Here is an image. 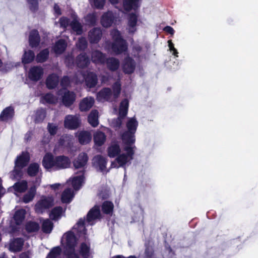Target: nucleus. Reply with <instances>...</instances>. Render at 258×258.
I'll return each mask as SVG.
<instances>
[{"label":"nucleus","mask_w":258,"mask_h":258,"mask_svg":"<svg viewBox=\"0 0 258 258\" xmlns=\"http://www.w3.org/2000/svg\"><path fill=\"white\" fill-rule=\"evenodd\" d=\"M15 115L14 109L12 106L5 108L0 114V120L4 122H7L12 120Z\"/></svg>","instance_id":"aec40b11"},{"label":"nucleus","mask_w":258,"mask_h":258,"mask_svg":"<svg viewBox=\"0 0 258 258\" xmlns=\"http://www.w3.org/2000/svg\"><path fill=\"white\" fill-rule=\"evenodd\" d=\"M43 73V69L41 67L33 66L29 70L28 78L31 81L37 82L41 79Z\"/></svg>","instance_id":"0eeeda50"},{"label":"nucleus","mask_w":258,"mask_h":258,"mask_svg":"<svg viewBox=\"0 0 258 258\" xmlns=\"http://www.w3.org/2000/svg\"><path fill=\"white\" fill-rule=\"evenodd\" d=\"M40 36L36 29H33L29 35V43L31 48L37 47L40 44Z\"/></svg>","instance_id":"f3484780"},{"label":"nucleus","mask_w":258,"mask_h":258,"mask_svg":"<svg viewBox=\"0 0 258 258\" xmlns=\"http://www.w3.org/2000/svg\"><path fill=\"white\" fill-rule=\"evenodd\" d=\"M13 187L14 190L18 192H24L28 188L27 182L24 180L20 182H17L13 185Z\"/></svg>","instance_id":"3c124183"},{"label":"nucleus","mask_w":258,"mask_h":258,"mask_svg":"<svg viewBox=\"0 0 258 258\" xmlns=\"http://www.w3.org/2000/svg\"><path fill=\"white\" fill-rule=\"evenodd\" d=\"M88 160L87 154L86 153H80L77 159L73 162L74 166L76 169L84 167Z\"/></svg>","instance_id":"b1692460"},{"label":"nucleus","mask_w":258,"mask_h":258,"mask_svg":"<svg viewBox=\"0 0 258 258\" xmlns=\"http://www.w3.org/2000/svg\"><path fill=\"white\" fill-rule=\"evenodd\" d=\"M47 128L48 132L52 136L55 135L56 134L58 130L57 126L53 125L50 123H49L48 124Z\"/></svg>","instance_id":"69168bd1"},{"label":"nucleus","mask_w":258,"mask_h":258,"mask_svg":"<svg viewBox=\"0 0 258 258\" xmlns=\"http://www.w3.org/2000/svg\"><path fill=\"white\" fill-rule=\"evenodd\" d=\"M54 200L51 197L42 198L35 205V211L42 213L44 210L49 209L53 206Z\"/></svg>","instance_id":"7ed1b4c3"},{"label":"nucleus","mask_w":258,"mask_h":258,"mask_svg":"<svg viewBox=\"0 0 258 258\" xmlns=\"http://www.w3.org/2000/svg\"><path fill=\"white\" fill-rule=\"evenodd\" d=\"M105 3V0H93L94 7L98 9H102Z\"/></svg>","instance_id":"0e129e2a"},{"label":"nucleus","mask_w":258,"mask_h":258,"mask_svg":"<svg viewBox=\"0 0 258 258\" xmlns=\"http://www.w3.org/2000/svg\"><path fill=\"white\" fill-rule=\"evenodd\" d=\"M107 154L110 158H114L118 155L121 152V149L117 143L111 144L107 148Z\"/></svg>","instance_id":"c85d7f7f"},{"label":"nucleus","mask_w":258,"mask_h":258,"mask_svg":"<svg viewBox=\"0 0 258 258\" xmlns=\"http://www.w3.org/2000/svg\"><path fill=\"white\" fill-rule=\"evenodd\" d=\"M101 213L99 206L95 205L88 212L86 216V221L90 223L93 220L100 218Z\"/></svg>","instance_id":"6ab92c4d"},{"label":"nucleus","mask_w":258,"mask_h":258,"mask_svg":"<svg viewBox=\"0 0 258 258\" xmlns=\"http://www.w3.org/2000/svg\"><path fill=\"white\" fill-rule=\"evenodd\" d=\"M121 138L125 147H134V149L136 148L135 146H133L136 142L135 133L126 131L122 134Z\"/></svg>","instance_id":"9b49d317"},{"label":"nucleus","mask_w":258,"mask_h":258,"mask_svg":"<svg viewBox=\"0 0 258 258\" xmlns=\"http://www.w3.org/2000/svg\"><path fill=\"white\" fill-rule=\"evenodd\" d=\"M135 68V60L128 56L125 57L122 64L123 72L126 74H131L134 72Z\"/></svg>","instance_id":"ddd939ff"},{"label":"nucleus","mask_w":258,"mask_h":258,"mask_svg":"<svg viewBox=\"0 0 258 258\" xmlns=\"http://www.w3.org/2000/svg\"><path fill=\"white\" fill-rule=\"evenodd\" d=\"M36 192V187L35 185H33L30 187L28 192L23 197V202L24 203H28L32 201Z\"/></svg>","instance_id":"e433bc0d"},{"label":"nucleus","mask_w":258,"mask_h":258,"mask_svg":"<svg viewBox=\"0 0 258 258\" xmlns=\"http://www.w3.org/2000/svg\"><path fill=\"white\" fill-rule=\"evenodd\" d=\"M144 254V258H157L153 248L151 246H148L146 247Z\"/></svg>","instance_id":"13d9d810"},{"label":"nucleus","mask_w":258,"mask_h":258,"mask_svg":"<svg viewBox=\"0 0 258 258\" xmlns=\"http://www.w3.org/2000/svg\"><path fill=\"white\" fill-rule=\"evenodd\" d=\"M81 121L79 117L67 115L64 120V126L69 130H76L81 125Z\"/></svg>","instance_id":"20e7f679"},{"label":"nucleus","mask_w":258,"mask_h":258,"mask_svg":"<svg viewBox=\"0 0 258 258\" xmlns=\"http://www.w3.org/2000/svg\"><path fill=\"white\" fill-rule=\"evenodd\" d=\"M55 170L68 168L70 166V158L64 155L55 156Z\"/></svg>","instance_id":"1a4fd4ad"},{"label":"nucleus","mask_w":258,"mask_h":258,"mask_svg":"<svg viewBox=\"0 0 258 258\" xmlns=\"http://www.w3.org/2000/svg\"><path fill=\"white\" fill-rule=\"evenodd\" d=\"M55 156L54 157L51 153H46L43 158L42 164L43 167L46 170H49L52 168L55 169Z\"/></svg>","instance_id":"4468645a"},{"label":"nucleus","mask_w":258,"mask_h":258,"mask_svg":"<svg viewBox=\"0 0 258 258\" xmlns=\"http://www.w3.org/2000/svg\"><path fill=\"white\" fill-rule=\"evenodd\" d=\"M93 139L95 144L99 147L104 144L106 136L103 132L98 131L94 135Z\"/></svg>","instance_id":"f704fd0d"},{"label":"nucleus","mask_w":258,"mask_h":258,"mask_svg":"<svg viewBox=\"0 0 258 258\" xmlns=\"http://www.w3.org/2000/svg\"><path fill=\"white\" fill-rule=\"evenodd\" d=\"M66 239V249H74L77 244V238L73 232L69 231L64 234Z\"/></svg>","instance_id":"412c9836"},{"label":"nucleus","mask_w":258,"mask_h":258,"mask_svg":"<svg viewBox=\"0 0 258 258\" xmlns=\"http://www.w3.org/2000/svg\"><path fill=\"white\" fill-rule=\"evenodd\" d=\"M128 106L129 102L127 99H124L121 101L119 108V115L120 116L125 117L126 116Z\"/></svg>","instance_id":"79ce46f5"},{"label":"nucleus","mask_w":258,"mask_h":258,"mask_svg":"<svg viewBox=\"0 0 258 258\" xmlns=\"http://www.w3.org/2000/svg\"><path fill=\"white\" fill-rule=\"evenodd\" d=\"M140 0H123L122 5L124 10L130 12L132 10H136L140 6Z\"/></svg>","instance_id":"5701e85b"},{"label":"nucleus","mask_w":258,"mask_h":258,"mask_svg":"<svg viewBox=\"0 0 258 258\" xmlns=\"http://www.w3.org/2000/svg\"><path fill=\"white\" fill-rule=\"evenodd\" d=\"M53 228V223L49 219H47L42 224V231L46 234L50 233Z\"/></svg>","instance_id":"864d4df0"},{"label":"nucleus","mask_w":258,"mask_h":258,"mask_svg":"<svg viewBox=\"0 0 258 258\" xmlns=\"http://www.w3.org/2000/svg\"><path fill=\"white\" fill-rule=\"evenodd\" d=\"M86 21L89 24L94 26L96 25L97 18L95 14H89L87 15Z\"/></svg>","instance_id":"bf43d9fd"},{"label":"nucleus","mask_w":258,"mask_h":258,"mask_svg":"<svg viewBox=\"0 0 258 258\" xmlns=\"http://www.w3.org/2000/svg\"><path fill=\"white\" fill-rule=\"evenodd\" d=\"M107 68L112 72L117 70L119 67V61L115 57L106 58V62Z\"/></svg>","instance_id":"72a5a7b5"},{"label":"nucleus","mask_w":258,"mask_h":258,"mask_svg":"<svg viewBox=\"0 0 258 258\" xmlns=\"http://www.w3.org/2000/svg\"><path fill=\"white\" fill-rule=\"evenodd\" d=\"M124 118V117H121L120 115H119L117 118L114 119L113 120V124L114 126L117 128H120L122 123V119Z\"/></svg>","instance_id":"774afa93"},{"label":"nucleus","mask_w":258,"mask_h":258,"mask_svg":"<svg viewBox=\"0 0 258 258\" xmlns=\"http://www.w3.org/2000/svg\"><path fill=\"white\" fill-rule=\"evenodd\" d=\"M112 35V39L113 41H115L116 40H119L120 39H124L120 33V32L118 30H114L112 31L111 33Z\"/></svg>","instance_id":"e2e57ef3"},{"label":"nucleus","mask_w":258,"mask_h":258,"mask_svg":"<svg viewBox=\"0 0 258 258\" xmlns=\"http://www.w3.org/2000/svg\"><path fill=\"white\" fill-rule=\"evenodd\" d=\"M114 16L111 11H107L104 13L101 18V24L105 28L110 27L114 20Z\"/></svg>","instance_id":"a211bd4d"},{"label":"nucleus","mask_w":258,"mask_h":258,"mask_svg":"<svg viewBox=\"0 0 258 258\" xmlns=\"http://www.w3.org/2000/svg\"><path fill=\"white\" fill-rule=\"evenodd\" d=\"M58 95H61V100L62 104L67 107L71 106L75 102L76 95L73 91L64 89L63 91L61 89L59 91Z\"/></svg>","instance_id":"f03ea898"},{"label":"nucleus","mask_w":258,"mask_h":258,"mask_svg":"<svg viewBox=\"0 0 258 258\" xmlns=\"http://www.w3.org/2000/svg\"><path fill=\"white\" fill-rule=\"evenodd\" d=\"M26 215V211L24 209H21L16 211L14 215V219L17 225H21L24 221Z\"/></svg>","instance_id":"a19ab883"},{"label":"nucleus","mask_w":258,"mask_h":258,"mask_svg":"<svg viewBox=\"0 0 258 258\" xmlns=\"http://www.w3.org/2000/svg\"><path fill=\"white\" fill-rule=\"evenodd\" d=\"M59 82L58 76L55 74L49 75L46 80V85L48 89H53L57 87Z\"/></svg>","instance_id":"bb28decb"},{"label":"nucleus","mask_w":258,"mask_h":258,"mask_svg":"<svg viewBox=\"0 0 258 258\" xmlns=\"http://www.w3.org/2000/svg\"><path fill=\"white\" fill-rule=\"evenodd\" d=\"M66 255L67 258H79L78 254L75 252V248L67 249Z\"/></svg>","instance_id":"680f3d73"},{"label":"nucleus","mask_w":258,"mask_h":258,"mask_svg":"<svg viewBox=\"0 0 258 258\" xmlns=\"http://www.w3.org/2000/svg\"><path fill=\"white\" fill-rule=\"evenodd\" d=\"M61 249L59 246L53 247L47 254V258H57L61 253Z\"/></svg>","instance_id":"6e6d98bb"},{"label":"nucleus","mask_w":258,"mask_h":258,"mask_svg":"<svg viewBox=\"0 0 258 258\" xmlns=\"http://www.w3.org/2000/svg\"><path fill=\"white\" fill-rule=\"evenodd\" d=\"M92 165L100 172L104 171L106 169L107 159L101 155H95L92 159Z\"/></svg>","instance_id":"423d86ee"},{"label":"nucleus","mask_w":258,"mask_h":258,"mask_svg":"<svg viewBox=\"0 0 258 258\" xmlns=\"http://www.w3.org/2000/svg\"><path fill=\"white\" fill-rule=\"evenodd\" d=\"M88 121L92 126L95 127L99 124L98 111L96 109L92 110L88 116Z\"/></svg>","instance_id":"2f4dec72"},{"label":"nucleus","mask_w":258,"mask_h":258,"mask_svg":"<svg viewBox=\"0 0 258 258\" xmlns=\"http://www.w3.org/2000/svg\"><path fill=\"white\" fill-rule=\"evenodd\" d=\"M85 84L89 88H94L98 83V77L93 72H88L84 76Z\"/></svg>","instance_id":"2eb2a0df"},{"label":"nucleus","mask_w":258,"mask_h":258,"mask_svg":"<svg viewBox=\"0 0 258 258\" xmlns=\"http://www.w3.org/2000/svg\"><path fill=\"white\" fill-rule=\"evenodd\" d=\"M127 131L128 132H132L136 133L138 126V122L135 118H130L126 124Z\"/></svg>","instance_id":"603ef678"},{"label":"nucleus","mask_w":258,"mask_h":258,"mask_svg":"<svg viewBox=\"0 0 258 258\" xmlns=\"http://www.w3.org/2000/svg\"><path fill=\"white\" fill-rule=\"evenodd\" d=\"M34 52L32 50L25 51L22 58V62L23 64H29L32 62L35 58Z\"/></svg>","instance_id":"58836bf2"},{"label":"nucleus","mask_w":258,"mask_h":258,"mask_svg":"<svg viewBox=\"0 0 258 258\" xmlns=\"http://www.w3.org/2000/svg\"><path fill=\"white\" fill-rule=\"evenodd\" d=\"M94 99L93 97H86L83 98L79 103V109L81 111H88L93 105Z\"/></svg>","instance_id":"4be33fe9"},{"label":"nucleus","mask_w":258,"mask_h":258,"mask_svg":"<svg viewBox=\"0 0 258 258\" xmlns=\"http://www.w3.org/2000/svg\"><path fill=\"white\" fill-rule=\"evenodd\" d=\"M29 4L30 10L33 13H36L39 9V3L38 0H27Z\"/></svg>","instance_id":"4d7b16f0"},{"label":"nucleus","mask_w":258,"mask_h":258,"mask_svg":"<svg viewBox=\"0 0 258 258\" xmlns=\"http://www.w3.org/2000/svg\"><path fill=\"white\" fill-rule=\"evenodd\" d=\"M92 61L96 64H104L106 62V55L99 50H94L91 53Z\"/></svg>","instance_id":"dca6fc26"},{"label":"nucleus","mask_w":258,"mask_h":258,"mask_svg":"<svg viewBox=\"0 0 258 258\" xmlns=\"http://www.w3.org/2000/svg\"><path fill=\"white\" fill-rule=\"evenodd\" d=\"M41 102L43 104L47 103L50 104H55L57 102V99L52 93H47L41 97Z\"/></svg>","instance_id":"c03bdc74"},{"label":"nucleus","mask_w":258,"mask_h":258,"mask_svg":"<svg viewBox=\"0 0 258 258\" xmlns=\"http://www.w3.org/2000/svg\"><path fill=\"white\" fill-rule=\"evenodd\" d=\"M114 209L113 203L109 201H105L101 206V210L104 214L111 215Z\"/></svg>","instance_id":"4c0bfd02"},{"label":"nucleus","mask_w":258,"mask_h":258,"mask_svg":"<svg viewBox=\"0 0 258 258\" xmlns=\"http://www.w3.org/2000/svg\"><path fill=\"white\" fill-rule=\"evenodd\" d=\"M102 37V30L98 27L93 28L88 33V39L91 44H97Z\"/></svg>","instance_id":"6e6552de"},{"label":"nucleus","mask_w":258,"mask_h":258,"mask_svg":"<svg viewBox=\"0 0 258 258\" xmlns=\"http://www.w3.org/2000/svg\"><path fill=\"white\" fill-rule=\"evenodd\" d=\"M138 22V16L134 13H132L129 15L128 26L130 28L128 32L131 33H134L136 31V25Z\"/></svg>","instance_id":"c756f323"},{"label":"nucleus","mask_w":258,"mask_h":258,"mask_svg":"<svg viewBox=\"0 0 258 258\" xmlns=\"http://www.w3.org/2000/svg\"><path fill=\"white\" fill-rule=\"evenodd\" d=\"M70 25L71 27V28L73 30V31L76 32L77 34L81 35L82 34V26L77 19H74L70 23Z\"/></svg>","instance_id":"09e8293b"},{"label":"nucleus","mask_w":258,"mask_h":258,"mask_svg":"<svg viewBox=\"0 0 258 258\" xmlns=\"http://www.w3.org/2000/svg\"><path fill=\"white\" fill-rule=\"evenodd\" d=\"M49 51L48 48L41 50L36 55V61L38 63H43L49 58Z\"/></svg>","instance_id":"ea45409f"},{"label":"nucleus","mask_w":258,"mask_h":258,"mask_svg":"<svg viewBox=\"0 0 258 258\" xmlns=\"http://www.w3.org/2000/svg\"><path fill=\"white\" fill-rule=\"evenodd\" d=\"M85 176L84 173H82L81 175L74 177L72 180V186L76 190L80 189L82 183L84 182Z\"/></svg>","instance_id":"a18cd8bd"},{"label":"nucleus","mask_w":258,"mask_h":258,"mask_svg":"<svg viewBox=\"0 0 258 258\" xmlns=\"http://www.w3.org/2000/svg\"><path fill=\"white\" fill-rule=\"evenodd\" d=\"M40 166L37 163H31L27 168V174L30 177H34L39 172Z\"/></svg>","instance_id":"49530a36"},{"label":"nucleus","mask_w":258,"mask_h":258,"mask_svg":"<svg viewBox=\"0 0 258 258\" xmlns=\"http://www.w3.org/2000/svg\"><path fill=\"white\" fill-rule=\"evenodd\" d=\"M24 239L22 238H16L10 244L11 251L16 252L22 250L24 245Z\"/></svg>","instance_id":"a878e982"},{"label":"nucleus","mask_w":258,"mask_h":258,"mask_svg":"<svg viewBox=\"0 0 258 258\" xmlns=\"http://www.w3.org/2000/svg\"><path fill=\"white\" fill-rule=\"evenodd\" d=\"M87 47V42L86 39L82 38L79 39L78 48L81 50H84Z\"/></svg>","instance_id":"338daca9"},{"label":"nucleus","mask_w":258,"mask_h":258,"mask_svg":"<svg viewBox=\"0 0 258 258\" xmlns=\"http://www.w3.org/2000/svg\"><path fill=\"white\" fill-rule=\"evenodd\" d=\"M39 229V225L36 222L29 221L25 225V230L28 233L36 232Z\"/></svg>","instance_id":"de8ad7c7"},{"label":"nucleus","mask_w":258,"mask_h":258,"mask_svg":"<svg viewBox=\"0 0 258 258\" xmlns=\"http://www.w3.org/2000/svg\"><path fill=\"white\" fill-rule=\"evenodd\" d=\"M112 89L113 90L112 94L113 101H115L119 97L121 92V88L120 83L118 81L115 82L112 85Z\"/></svg>","instance_id":"5fc2aeb1"},{"label":"nucleus","mask_w":258,"mask_h":258,"mask_svg":"<svg viewBox=\"0 0 258 258\" xmlns=\"http://www.w3.org/2000/svg\"><path fill=\"white\" fill-rule=\"evenodd\" d=\"M113 96L111 89L108 87L102 88L97 93V97L103 99L108 102L114 101L113 98L111 99V96Z\"/></svg>","instance_id":"393cba45"},{"label":"nucleus","mask_w":258,"mask_h":258,"mask_svg":"<svg viewBox=\"0 0 258 258\" xmlns=\"http://www.w3.org/2000/svg\"><path fill=\"white\" fill-rule=\"evenodd\" d=\"M74 197V194L70 188L65 189L61 194V201L62 203L69 204L71 202Z\"/></svg>","instance_id":"473e14b6"},{"label":"nucleus","mask_w":258,"mask_h":258,"mask_svg":"<svg viewBox=\"0 0 258 258\" xmlns=\"http://www.w3.org/2000/svg\"><path fill=\"white\" fill-rule=\"evenodd\" d=\"M127 43L124 39L113 41L111 44V49L116 55L121 54L127 50Z\"/></svg>","instance_id":"39448f33"},{"label":"nucleus","mask_w":258,"mask_h":258,"mask_svg":"<svg viewBox=\"0 0 258 258\" xmlns=\"http://www.w3.org/2000/svg\"><path fill=\"white\" fill-rule=\"evenodd\" d=\"M46 115L45 109L39 108L36 110L34 115V121L35 123H40L43 121Z\"/></svg>","instance_id":"c9c22d12"},{"label":"nucleus","mask_w":258,"mask_h":258,"mask_svg":"<svg viewBox=\"0 0 258 258\" xmlns=\"http://www.w3.org/2000/svg\"><path fill=\"white\" fill-rule=\"evenodd\" d=\"M67 44L64 40L60 39L57 40L53 46V50L56 54H62L66 49Z\"/></svg>","instance_id":"7c9ffc66"},{"label":"nucleus","mask_w":258,"mask_h":258,"mask_svg":"<svg viewBox=\"0 0 258 258\" xmlns=\"http://www.w3.org/2000/svg\"><path fill=\"white\" fill-rule=\"evenodd\" d=\"M70 19L66 17H62L59 20L60 26L63 29H66L70 25Z\"/></svg>","instance_id":"052dcab7"},{"label":"nucleus","mask_w":258,"mask_h":258,"mask_svg":"<svg viewBox=\"0 0 258 258\" xmlns=\"http://www.w3.org/2000/svg\"><path fill=\"white\" fill-rule=\"evenodd\" d=\"M126 153L119 154L116 156L115 161L119 165V166L125 168V165L130 161L133 159L135 154L134 147H124L123 148Z\"/></svg>","instance_id":"f257e3e1"},{"label":"nucleus","mask_w":258,"mask_h":258,"mask_svg":"<svg viewBox=\"0 0 258 258\" xmlns=\"http://www.w3.org/2000/svg\"><path fill=\"white\" fill-rule=\"evenodd\" d=\"M75 62L78 68L85 69L89 66L90 59L86 52H82L77 56Z\"/></svg>","instance_id":"9d476101"},{"label":"nucleus","mask_w":258,"mask_h":258,"mask_svg":"<svg viewBox=\"0 0 258 258\" xmlns=\"http://www.w3.org/2000/svg\"><path fill=\"white\" fill-rule=\"evenodd\" d=\"M30 159L29 153L23 152L21 155L17 157L15 162V167L20 169L24 168L28 165Z\"/></svg>","instance_id":"f8f14e48"},{"label":"nucleus","mask_w":258,"mask_h":258,"mask_svg":"<svg viewBox=\"0 0 258 258\" xmlns=\"http://www.w3.org/2000/svg\"><path fill=\"white\" fill-rule=\"evenodd\" d=\"M63 208L61 206H56L54 207L51 211L49 214L50 218L53 220H57L61 217V215L63 212Z\"/></svg>","instance_id":"8fccbe9b"},{"label":"nucleus","mask_w":258,"mask_h":258,"mask_svg":"<svg viewBox=\"0 0 258 258\" xmlns=\"http://www.w3.org/2000/svg\"><path fill=\"white\" fill-rule=\"evenodd\" d=\"M79 253L83 258H89L90 254V246L85 242L80 244Z\"/></svg>","instance_id":"37998d69"},{"label":"nucleus","mask_w":258,"mask_h":258,"mask_svg":"<svg viewBox=\"0 0 258 258\" xmlns=\"http://www.w3.org/2000/svg\"><path fill=\"white\" fill-rule=\"evenodd\" d=\"M79 142L81 145L88 144L92 139V135L90 132L86 131H82L79 133L78 135Z\"/></svg>","instance_id":"cd10ccee"}]
</instances>
